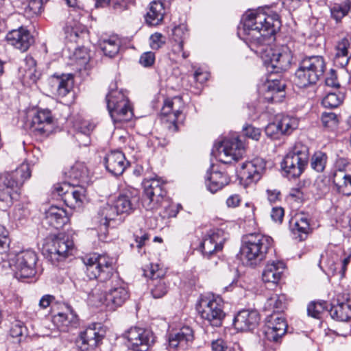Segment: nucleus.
I'll return each mask as SVG.
<instances>
[{
  "mask_svg": "<svg viewBox=\"0 0 351 351\" xmlns=\"http://www.w3.org/2000/svg\"><path fill=\"white\" fill-rule=\"evenodd\" d=\"M265 168V162L261 158H255L243 162L239 171V177L246 184L258 182Z\"/></svg>",
  "mask_w": 351,
  "mask_h": 351,
  "instance_id": "nucleus-20",
  "label": "nucleus"
},
{
  "mask_svg": "<svg viewBox=\"0 0 351 351\" xmlns=\"http://www.w3.org/2000/svg\"><path fill=\"white\" fill-rule=\"evenodd\" d=\"M5 38L8 44L23 52L27 51L34 43L29 32L23 27L9 32Z\"/></svg>",
  "mask_w": 351,
  "mask_h": 351,
  "instance_id": "nucleus-26",
  "label": "nucleus"
},
{
  "mask_svg": "<svg viewBox=\"0 0 351 351\" xmlns=\"http://www.w3.org/2000/svg\"><path fill=\"white\" fill-rule=\"evenodd\" d=\"M9 243L8 231L3 226L0 224V254L6 252L9 247Z\"/></svg>",
  "mask_w": 351,
  "mask_h": 351,
  "instance_id": "nucleus-53",
  "label": "nucleus"
},
{
  "mask_svg": "<svg viewBox=\"0 0 351 351\" xmlns=\"http://www.w3.org/2000/svg\"><path fill=\"white\" fill-rule=\"evenodd\" d=\"M54 118L48 109L38 110L29 123L31 132L35 135L47 136L54 128Z\"/></svg>",
  "mask_w": 351,
  "mask_h": 351,
  "instance_id": "nucleus-18",
  "label": "nucleus"
},
{
  "mask_svg": "<svg viewBox=\"0 0 351 351\" xmlns=\"http://www.w3.org/2000/svg\"><path fill=\"white\" fill-rule=\"evenodd\" d=\"M285 269V264L280 261L269 262L265 267L262 274L264 282L277 284L280 280Z\"/></svg>",
  "mask_w": 351,
  "mask_h": 351,
  "instance_id": "nucleus-31",
  "label": "nucleus"
},
{
  "mask_svg": "<svg viewBox=\"0 0 351 351\" xmlns=\"http://www.w3.org/2000/svg\"><path fill=\"white\" fill-rule=\"evenodd\" d=\"M335 62L337 65L343 68L351 58V38L345 37L337 44Z\"/></svg>",
  "mask_w": 351,
  "mask_h": 351,
  "instance_id": "nucleus-32",
  "label": "nucleus"
},
{
  "mask_svg": "<svg viewBox=\"0 0 351 351\" xmlns=\"http://www.w3.org/2000/svg\"><path fill=\"white\" fill-rule=\"evenodd\" d=\"M38 256L31 250H23L8 255V263L13 270L14 277L21 281L34 278L36 274Z\"/></svg>",
  "mask_w": 351,
  "mask_h": 351,
  "instance_id": "nucleus-9",
  "label": "nucleus"
},
{
  "mask_svg": "<svg viewBox=\"0 0 351 351\" xmlns=\"http://www.w3.org/2000/svg\"><path fill=\"white\" fill-rule=\"evenodd\" d=\"M341 102L342 96L335 93H329L323 98L322 104L325 108H334L338 107Z\"/></svg>",
  "mask_w": 351,
  "mask_h": 351,
  "instance_id": "nucleus-47",
  "label": "nucleus"
},
{
  "mask_svg": "<svg viewBox=\"0 0 351 351\" xmlns=\"http://www.w3.org/2000/svg\"><path fill=\"white\" fill-rule=\"evenodd\" d=\"M330 315L339 322H348L351 318L350 295L346 292L335 291L330 300Z\"/></svg>",
  "mask_w": 351,
  "mask_h": 351,
  "instance_id": "nucleus-16",
  "label": "nucleus"
},
{
  "mask_svg": "<svg viewBox=\"0 0 351 351\" xmlns=\"http://www.w3.org/2000/svg\"><path fill=\"white\" fill-rule=\"evenodd\" d=\"M25 330L26 327L23 322L20 320H15L12 323L10 333L12 337H19L23 335Z\"/></svg>",
  "mask_w": 351,
  "mask_h": 351,
  "instance_id": "nucleus-56",
  "label": "nucleus"
},
{
  "mask_svg": "<svg viewBox=\"0 0 351 351\" xmlns=\"http://www.w3.org/2000/svg\"><path fill=\"white\" fill-rule=\"evenodd\" d=\"M196 310L203 319L216 327L221 325L225 317L223 299L212 293L200 296L196 304Z\"/></svg>",
  "mask_w": 351,
  "mask_h": 351,
  "instance_id": "nucleus-10",
  "label": "nucleus"
},
{
  "mask_svg": "<svg viewBox=\"0 0 351 351\" xmlns=\"http://www.w3.org/2000/svg\"><path fill=\"white\" fill-rule=\"evenodd\" d=\"M309 230L310 224L307 217L304 216L300 217L291 228L293 238L299 241L306 239Z\"/></svg>",
  "mask_w": 351,
  "mask_h": 351,
  "instance_id": "nucleus-37",
  "label": "nucleus"
},
{
  "mask_svg": "<svg viewBox=\"0 0 351 351\" xmlns=\"http://www.w3.org/2000/svg\"><path fill=\"white\" fill-rule=\"evenodd\" d=\"M241 197L237 194L231 195L226 199V205L228 208H236L241 203Z\"/></svg>",
  "mask_w": 351,
  "mask_h": 351,
  "instance_id": "nucleus-64",
  "label": "nucleus"
},
{
  "mask_svg": "<svg viewBox=\"0 0 351 351\" xmlns=\"http://www.w3.org/2000/svg\"><path fill=\"white\" fill-rule=\"evenodd\" d=\"M326 302H313L310 303L307 307L308 315L315 319H319L321 314L324 312L326 308Z\"/></svg>",
  "mask_w": 351,
  "mask_h": 351,
  "instance_id": "nucleus-46",
  "label": "nucleus"
},
{
  "mask_svg": "<svg viewBox=\"0 0 351 351\" xmlns=\"http://www.w3.org/2000/svg\"><path fill=\"white\" fill-rule=\"evenodd\" d=\"M51 92L60 97H65L73 88V77L72 74H54L49 79Z\"/></svg>",
  "mask_w": 351,
  "mask_h": 351,
  "instance_id": "nucleus-29",
  "label": "nucleus"
},
{
  "mask_svg": "<svg viewBox=\"0 0 351 351\" xmlns=\"http://www.w3.org/2000/svg\"><path fill=\"white\" fill-rule=\"evenodd\" d=\"M245 154V147L238 136L234 134L216 143L212 149V154L220 162L229 164L239 160Z\"/></svg>",
  "mask_w": 351,
  "mask_h": 351,
  "instance_id": "nucleus-13",
  "label": "nucleus"
},
{
  "mask_svg": "<svg viewBox=\"0 0 351 351\" xmlns=\"http://www.w3.org/2000/svg\"><path fill=\"white\" fill-rule=\"evenodd\" d=\"M104 163L107 171L115 176L121 175L130 165L124 154L119 150L108 153L105 156Z\"/></svg>",
  "mask_w": 351,
  "mask_h": 351,
  "instance_id": "nucleus-25",
  "label": "nucleus"
},
{
  "mask_svg": "<svg viewBox=\"0 0 351 351\" xmlns=\"http://www.w3.org/2000/svg\"><path fill=\"white\" fill-rule=\"evenodd\" d=\"M230 182L229 176L223 171H219L217 167L212 165L207 170L205 176L206 189L211 193H215L223 189Z\"/></svg>",
  "mask_w": 351,
  "mask_h": 351,
  "instance_id": "nucleus-22",
  "label": "nucleus"
},
{
  "mask_svg": "<svg viewBox=\"0 0 351 351\" xmlns=\"http://www.w3.org/2000/svg\"><path fill=\"white\" fill-rule=\"evenodd\" d=\"M165 8L160 1H154L150 3L148 11L145 15V21L149 25H158L163 19Z\"/></svg>",
  "mask_w": 351,
  "mask_h": 351,
  "instance_id": "nucleus-36",
  "label": "nucleus"
},
{
  "mask_svg": "<svg viewBox=\"0 0 351 351\" xmlns=\"http://www.w3.org/2000/svg\"><path fill=\"white\" fill-rule=\"evenodd\" d=\"M308 160L309 149L308 146L298 142L285 157L282 167L289 177L298 178L304 172Z\"/></svg>",
  "mask_w": 351,
  "mask_h": 351,
  "instance_id": "nucleus-12",
  "label": "nucleus"
},
{
  "mask_svg": "<svg viewBox=\"0 0 351 351\" xmlns=\"http://www.w3.org/2000/svg\"><path fill=\"white\" fill-rule=\"evenodd\" d=\"M124 337L130 343L134 351H147L154 342L152 331L138 327L130 328L125 332Z\"/></svg>",
  "mask_w": 351,
  "mask_h": 351,
  "instance_id": "nucleus-19",
  "label": "nucleus"
},
{
  "mask_svg": "<svg viewBox=\"0 0 351 351\" xmlns=\"http://www.w3.org/2000/svg\"><path fill=\"white\" fill-rule=\"evenodd\" d=\"M28 215L29 211L26 208L21 205H18L13 209L11 214H10V217L14 221H21L26 218Z\"/></svg>",
  "mask_w": 351,
  "mask_h": 351,
  "instance_id": "nucleus-54",
  "label": "nucleus"
},
{
  "mask_svg": "<svg viewBox=\"0 0 351 351\" xmlns=\"http://www.w3.org/2000/svg\"><path fill=\"white\" fill-rule=\"evenodd\" d=\"M99 47L105 56L112 58L119 52L120 43L119 38L113 36L108 38L103 39L99 43Z\"/></svg>",
  "mask_w": 351,
  "mask_h": 351,
  "instance_id": "nucleus-40",
  "label": "nucleus"
},
{
  "mask_svg": "<svg viewBox=\"0 0 351 351\" xmlns=\"http://www.w3.org/2000/svg\"><path fill=\"white\" fill-rule=\"evenodd\" d=\"M332 182L338 193L346 196L351 195V172L335 171Z\"/></svg>",
  "mask_w": 351,
  "mask_h": 351,
  "instance_id": "nucleus-33",
  "label": "nucleus"
},
{
  "mask_svg": "<svg viewBox=\"0 0 351 351\" xmlns=\"http://www.w3.org/2000/svg\"><path fill=\"white\" fill-rule=\"evenodd\" d=\"M326 62L321 56H306L302 58L295 73V84L300 88L315 84L324 75Z\"/></svg>",
  "mask_w": 351,
  "mask_h": 351,
  "instance_id": "nucleus-8",
  "label": "nucleus"
},
{
  "mask_svg": "<svg viewBox=\"0 0 351 351\" xmlns=\"http://www.w3.org/2000/svg\"><path fill=\"white\" fill-rule=\"evenodd\" d=\"M273 239L271 237L260 232H254L243 238L241 247V255L250 266L261 263L271 247Z\"/></svg>",
  "mask_w": 351,
  "mask_h": 351,
  "instance_id": "nucleus-7",
  "label": "nucleus"
},
{
  "mask_svg": "<svg viewBox=\"0 0 351 351\" xmlns=\"http://www.w3.org/2000/svg\"><path fill=\"white\" fill-rule=\"evenodd\" d=\"M286 296L284 294L273 293L267 298L265 308L267 311H273L274 313L282 311L286 307Z\"/></svg>",
  "mask_w": 351,
  "mask_h": 351,
  "instance_id": "nucleus-39",
  "label": "nucleus"
},
{
  "mask_svg": "<svg viewBox=\"0 0 351 351\" xmlns=\"http://www.w3.org/2000/svg\"><path fill=\"white\" fill-rule=\"evenodd\" d=\"M104 337V332L101 330L100 324H93L80 333L75 344L80 351H90L101 343Z\"/></svg>",
  "mask_w": 351,
  "mask_h": 351,
  "instance_id": "nucleus-17",
  "label": "nucleus"
},
{
  "mask_svg": "<svg viewBox=\"0 0 351 351\" xmlns=\"http://www.w3.org/2000/svg\"><path fill=\"white\" fill-rule=\"evenodd\" d=\"M184 103L181 97L177 96L165 100L160 113V118L163 124L172 132L178 129V123L182 122Z\"/></svg>",
  "mask_w": 351,
  "mask_h": 351,
  "instance_id": "nucleus-14",
  "label": "nucleus"
},
{
  "mask_svg": "<svg viewBox=\"0 0 351 351\" xmlns=\"http://www.w3.org/2000/svg\"><path fill=\"white\" fill-rule=\"evenodd\" d=\"M167 286L163 279L152 281L151 293L154 298H160L167 293Z\"/></svg>",
  "mask_w": 351,
  "mask_h": 351,
  "instance_id": "nucleus-44",
  "label": "nucleus"
},
{
  "mask_svg": "<svg viewBox=\"0 0 351 351\" xmlns=\"http://www.w3.org/2000/svg\"><path fill=\"white\" fill-rule=\"evenodd\" d=\"M143 275L155 281L162 275V271L159 270L158 265L150 264L147 269H143Z\"/></svg>",
  "mask_w": 351,
  "mask_h": 351,
  "instance_id": "nucleus-55",
  "label": "nucleus"
},
{
  "mask_svg": "<svg viewBox=\"0 0 351 351\" xmlns=\"http://www.w3.org/2000/svg\"><path fill=\"white\" fill-rule=\"evenodd\" d=\"M285 83L283 80L278 79L269 80L263 84L261 91L264 99L269 102H281L285 97Z\"/></svg>",
  "mask_w": 351,
  "mask_h": 351,
  "instance_id": "nucleus-27",
  "label": "nucleus"
},
{
  "mask_svg": "<svg viewBox=\"0 0 351 351\" xmlns=\"http://www.w3.org/2000/svg\"><path fill=\"white\" fill-rule=\"evenodd\" d=\"M107 108L114 122L128 121L133 117L130 101L122 90L117 89L116 84H111L106 97Z\"/></svg>",
  "mask_w": 351,
  "mask_h": 351,
  "instance_id": "nucleus-11",
  "label": "nucleus"
},
{
  "mask_svg": "<svg viewBox=\"0 0 351 351\" xmlns=\"http://www.w3.org/2000/svg\"><path fill=\"white\" fill-rule=\"evenodd\" d=\"M42 9V0H29L27 3H24V14L28 18L38 15Z\"/></svg>",
  "mask_w": 351,
  "mask_h": 351,
  "instance_id": "nucleus-43",
  "label": "nucleus"
},
{
  "mask_svg": "<svg viewBox=\"0 0 351 351\" xmlns=\"http://www.w3.org/2000/svg\"><path fill=\"white\" fill-rule=\"evenodd\" d=\"M31 173L27 164H22L14 171L0 175V208L2 210L10 206L18 200L24 182L29 178Z\"/></svg>",
  "mask_w": 351,
  "mask_h": 351,
  "instance_id": "nucleus-5",
  "label": "nucleus"
},
{
  "mask_svg": "<svg viewBox=\"0 0 351 351\" xmlns=\"http://www.w3.org/2000/svg\"><path fill=\"white\" fill-rule=\"evenodd\" d=\"M183 42H173L172 52L178 56L181 55L183 59H186L189 57V53L183 50Z\"/></svg>",
  "mask_w": 351,
  "mask_h": 351,
  "instance_id": "nucleus-61",
  "label": "nucleus"
},
{
  "mask_svg": "<svg viewBox=\"0 0 351 351\" xmlns=\"http://www.w3.org/2000/svg\"><path fill=\"white\" fill-rule=\"evenodd\" d=\"M67 181L53 186V193L71 208H80L86 197L85 185L90 182L89 171L82 162H76L64 172Z\"/></svg>",
  "mask_w": 351,
  "mask_h": 351,
  "instance_id": "nucleus-3",
  "label": "nucleus"
},
{
  "mask_svg": "<svg viewBox=\"0 0 351 351\" xmlns=\"http://www.w3.org/2000/svg\"><path fill=\"white\" fill-rule=\"evenodd\" d=\"M282 134H289L298 127V120L288 115L277 118Z\"/></svg>",
  "mask_w": 351,
  "mask_h": 351,
  "instance_id": "nucleus-42",
  "label": "nucleus"
},
{
  "mask_svg": "<svg viewBox=\"0 0 351 351\" xmlns=\"http://www.w3.org/2000/svg\"><path fill=\"white\" fill-rule=\"evenodd\" d=\"M280 26L277 13L267 15L260 10H249L243 15L238 27V36L261 57L267 70L271 73L287 71L293 58L291 49L287 45L274 48L269 47Z\"/></svg>",
  "mask_w": 351,
  "mask_h": 351,
  "instance_id": "nucleus-1",
  "label": "nucleus"
},
{
  "mask_svg": "<svg viewBox=\"0 0 351 351\" xmlns=\"http://www.w3.org/2000/svg\"><path fill=\"white\" fill-rule=\"evenodd\" d=\"M74 127L77 130L78 135L84 134L88 136L94 130L95 125L88 120H82L76 122Z\"/></svg>",
  "mask_w": 351,
  "mask_h": 351,
  "instance_id": "nucleus-49",
  "label": "nucleus"
},
{
  "mask_svg": "<svg viewBox=\"0 0 351 351\" xmlns=\"http://www.w3.org/2000/svg\"><path fill=\"white\" fill-rule=\"evenodd\" d=\"M188 37V29L185 24H180L173 29L172 42H183Z\"/></svg>",
  "mask_w": 351,
  "mask_h": 351,
  "instance_id": "nucleus-48",
  "label": "nucleus"
},
{
  "mask_svg": "<svg viewBox=\"0 0 351 351\" xmlns=\"http://www.w3.org/2000/svg\"><path fill=\"white\" fill-rule=\"evenodd\" d=\"M284 217V210L281 207H274L271 213V217L275 222L281 223Z\"/></svg>",
  "mask_w": 351,
  "mask_h": 351,
  "instance_id": "nucleus-62",
  "label": "nucleus"
},
{
  "mask_svg": "<svg viewBox=\"0 0 351 351\" xmlns=\"http://www.w3.org/2000/svg\"><path fill=\"white\" fill-rule=\"evenodd\" d=\"M143 185L144 188L143 205L146 210H155L161 206L163 211L160 212V215L163 218L176 217L178 208L165 199L167 193L159 180L156 178L145 180Z\"/></svg>",
  "mask_w": 351,
  "mask_h": 351,
  "instance_id": "nucleus-6",
  "label": "nucleus"
},
{
  "mask_svg": "<svg viewBox=\"0 0 351 351\" xmlns=\"http://www.w3.org/2000/svg\"><path fill=\"white\" fill-rule=\"evenodd\" d=\"M53 322L60 329V330L65 331L69 327H76L78 322L77 315L70 309L66 312L58 313L53 317Z\"/></svg>",
  "mask_w": 351,
  "mask_h": 351,
  "instance_id": "nucleus-35",
  "label": "nucleus"
},
{
  "mask_svg": "<svg viewBox=\"0 0 351 351\" xmlns=\"http://www.w3.org/2000/svg\"><path fill=\"white\" fill-rule=\"evenodd\" d=\"M348 5L345 2L344 4H335L331 9V15L337 21H340L349 12Z\"/></svg>",
  "mask_w": 351,
  "mask_h": 351,
  "instance_id": "nucleus-50",
  "label": "nucleus"
},
{
  "mask_svg": "<svg viewBox=\"0 0 351 351\" xmlns=\"http://www.w3.org/2000/svg\"><path fill=\"white\" fill-rule=\"evenodd\" d=\"M243 132L245 136L254 141H258L261 136V131L259 128L251 124H246L243 127Z\"/></svg>",
  "mask_w": 351,
  "mask_h": 351,
  "instance_id": "nucleus-52",
  "label": "nucleus"
},
{
  "mask_svg": "<svg viewBox=\"0 0 351 351\" xmlns=\"http://www.w3.org/2000/svg\"><path fill=\"white\" fill-rule=\"evenodd\" d=\"M155 60V55L152 52H145L141 55L139 62L144 66H152Z\"/></svg>",
  "mask_w": 351,
  "mask_h": 351,
  "instance_id": "nucleus-59",
  "label": "nucleus"
},
{
  "mask_svg": "<svg viewBox=\"0 0 351 351\" xmlns=\"http://www.w3.org/2000/svg\"><path fill=\"white\" fill-rule=\"evenodd\" d=\"M69 221L67 214L62 208L51 206L45 211L43 223L59 229L62 228Z\"/></svg>",
  "mask_w": 351,
  "mask_h": 351,
  "instance_id": "nucleus-30",
  "label": "nucleus"
},
{
  "mask_svg": "<svg viewBox=\"0 0 351 351\" xmlns=\"http://www.w3.org/2000/svg\"><path fill=\"white\" fill-rule=\"evenodd\" d=\"M265 132L267 136L273 139L278 138L279 136L282 134V130L280 129V125L277 119L276 120L275 122L269 123L266 126Z\"/></svg>",
  "mask_w": 351,
  "mask_h": 351,
  "instance_id": "nucleus-51",
  "label": "nucleus"
},
{
  "mask_svg": "<svg viewBox=\"0 0 351 351\" xmlns=\"http://www.w3.org/2000/svg\"><path fill=\"white\" fill-rule=\"evenodd\" d=\"M287 324L285 319L278 313H274L267 316L265 328V337L270 341L278 342L286 333Z\"/></svg>",
  "mask_w": 351,
  "mask_h": 351,
  "instance_id": "nucleus-21",
  "label": "nucleus"
},
{
  "mask_svg": "<svg viewBox=\"0 0 351 351\" xmlns=\"http://www.w3.org/2000/svg\"><path fill=\"white\" fill-rule=\"evenodd\" d=\"M86 273L90 279H97L105 282L108 290L99 293L98 289L93 291L89 300L95 306L104 305L110 311L121 306L129 298L130 294L124 282L114 271V258L106 255L93 254L84 258Z\"/></svg>",
  "mask_w": 351,
  "mask_h": 351,
  "instance_id": "nucleus-2",
  "label": "nucleus"
},
{
  "mask_svg": "<svg viewBox=\"0 0 351 351\" xmlns=\"http://www.w3.org/2000/svg\"><path fill=\"white\" fill-rule=\"evenodd\" d=\"M225 240L226 237L222 230H210L201 244L203 254L210 256L213 253L221 250Z\"/></svg>",
  "mask_w": 351,
  "mask_h": 351,
  "instance_id": "nucleus-23",
  "label": "nucleus"
},
{
  "mask_svg": "<svg viewBox=\"0 0 351 351\" xmlns=\"http://www.w3.org/2000/svg\"><path fill=\"white\" fill-rule=\"evenodd\" d=\"M138 197L131 191L121 193L112 204H106L101 206L95 220L99 224L98 237L105 241L108 234V228L114 226L119 216L130 215L136 208Z\"/></svg>",
  "mask_w": 351,
  "mask_h": 351,
  "instance_id": "nucleus-4",
  "label": "nucleus"
},
{
  "mask_svg": "<svg viewBox=\"0 0 351 351\" xmlns=\"http://www.w3.org/2000/svg\"><path fill=\"white\" fill-rule=\"evenodd\" d=\"M321 121L324 127L332 130L337 126L339 117L334 112H324L322 114Z\"/></svg>",
  "mask_w": 351,
  "mask_h": 351,
  "instance_id": "nucleus-45",
  "label": "nucleus"
},
{
  "mask_svg": "<svg viewBox=\"0 0 351 351\" xmlns=\"http://www.w3.org/2000/svg\"><path fill=\"white\" fill-rule=\"evenodd\" d=\"M212 351H225L228 349L227 343L221 338L213 340L210 342Z\"/></svg>",
  "mask_w": 351,
  "mask_h": 351,
  "instance_id": "nucleus-60",
  "label": "nucleus"
},
{
  "mask_svg": "<svg viewBox=\"0 0 351 351\" xmlns=\"http://www.w3.org/2000/svg\"><path fill=\"white\" fill-rule=\"evenodd\" d=\"M260 321V316L256 310L243 309L234 317L233 324L234 328L240 331L254 330Z\"/></svg>",
  "mask_w": 351,
  "mask_h": 351,
  "instance_id": "nucleus-24",
  "label": "nucleus"
},
{
  "mask_svg": "<svg viewBox=\"0 0 351 351\" xmlns=\"http://www.w3.org/2000/svg\"><path fill=\"white\" fill-rule=\"evenodd\" d=\"M73 241L64 233H60L47 240L44 245V250L48 254L49 260L53 265L64 261L73 251Z\"/></svg>",
  "mask_w": 351,
  "mask_h": 351,
  "instance_id": "nucleus-15",
  "label": "nucleus"
},
{
  "mask_svg": "<svg viewBox=\"0 0 351 351\" xmlns=\"http://www.w3.org/2000/svg\"><path fill=\"white\" fill-rule=\"evenodd\" d=\"M134 0H110L109 5L117 12H121L125 10L128 5Z\"/></svg>",
  "mask_w": 351,
  "mask_h": 351,
  "instance_id": "nucleus-58",
  "label": "nucleus"
},
{
  "mask_svg": "<svg viewBox=\"0 0 351 351\" xmlns=\"http://www.w3.org/2000/svg\"><path fill=\"white\" fill-rule=\"evenodd\" d=\"M55 300V297L52 295L47 294L43 295L39 301L40 308L45 309Z\"/></svg>",
  "mask_w": 351,
  "mask_h": 351,
  "instance_id": "nucleus-63",
  "label": "nucleus"
},
{
  "mask_svg": "<svg viewBox=\"0 0 351 351\" xmlns=\"http://www.w3.org/2000/svg\"><path fill=\"white\" fill-rule=\"evenodd\" d=\"M19 73L24 81L35 83L39 77L36 60L32 56H27L19 67Z\"/></svg>",
  "mask_w": 351,
  "mask_h": 351,
  "instance_id": "nucleus-34",
  "label": "nucleus"
},
{
  "mask_svg": "<svg viewBox=\"0 0 351 351\" xmlns=\"http://www.w3.org/2000/svg\"><path fill=\"white\" fill-rule=\"evenodd\" d=\"M194 339L193 330L189 326H183L178 331L169 335L170 348L186 350Z\"/></svg>",
  "mask_w": 351,
  "mask_h": 351,
  "instance_id": "nucleus-28",
  "label": "nucleus"
},
{
  "mask_svg": "<svg viewBox=\"0 0 351 351\" xmlns=\"http://www.w3.org/2000/svg\"><path fill=\"white\" fill-rule=\"evenodd\" d=\"M165 43V38L160 33H155L149 38V45L152 49H160Z\"/></svg>",
  "mask_w": 351,
  "mask_h": 351,
  "instance_id": "nucleus-57",
  "label": "nucleus"
},
{
  "mask_svg": "<svg viewBox=\"0 0 351 351\" xmlns=\"http://www.w3.org/2000/svg\"><path fill=\"white\" fill-rule=\"evenodd\" d=\"M64 31L68 39L71 41H76V39L82 34L87 32V29L82 23L76 20H71L66 23Z\"/></svg>",
  "mask_w": 351,
  "mask_h": 351,
  "instance_id": "nucleus-38",
  "label": "nucleus"
},
{
  "mask_svg": "<svg viewBox=\"0 0 351 351\" xmlns=\"http://www.w3.org/2000/svg\"><path fill=\"white\" fill-rule=\"evenodd\" d=\"M327 160L328 156L326 153L321 151L316 152L311 156V167L318 173L323 172L326 168Z\"/></svg>",
  "mask_w": 351,
  "mask_h": 351,
  "instance_id": "nucleus-41",
  "label": "nucleus"
}]
</instances>
